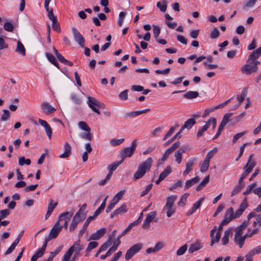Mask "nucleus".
Masks as SVG:
<instances>
[{"mask_svg": "<svg viewBox=\"0 0 261 261\" xmlns=\"http://www.w3.org/2000/svg\"><path fill=\"white\" fill-rule=\"evenodd\" d=\"M152 163L153 160L150 157L140 164L137 171L134 174L133 179L137 180L142 178L147 172L150 170Z\"/></svg>", "mask_w": 261, "mask_h": 261, "instance_id": "f257e3e1", "label": "nucleus"}, {"mask_svg": "<svg viewBox=\"0 0 261 261\" xmlns=\"http://www.w3.org/2000/svg\"><path fill=\"white\" fill-rule=\"evenodd\" d=\"M137 140H134L132 143V146L130 147H126L122 150L119 154L121 161H124L126 158H130L134 154L137 146Z\"/></svg>", "mask_w": 261, "mask_h": 261, "instance_id": "f03ea898", "label": "nucleus"}, {"mask_svg": "<svg viewBox=\"0 0 261 261\" xmlns=\"http://www.w3.org/2000/svg\"><path fill=\"white\" fill-rule=\"evenodd\" d=\"M247 63V64L244 65L241 69L243 73L249 75L257 71L258 69L257 63H254L251 61Z\"/></svg>", "mask_w": 261, "mask_h": 261, "instance_id": "7ed1b4c3", "label": "nucleus"}, {"mask_svg": "<svg viewBox=\"0 0 261 261\" xmlns=\"http://www.w3.org/2000/svg\"><path fill=\"white\" fill-rule=\"evenodd\" d=\"M62 216H63V214L61 216H59L57 221L50 231L47 238L50 240L53 239H56L62 230V227L60 226V222L61 221V218Z\"/></svg>", "mask_w": 261, "mask_h": 261, "instance_id": "20e7f679", "label": "nucleus"}, {"mask_svg": "<svg viewBox=\"0 0 261 261\" xmlns=\"http://www.w3.org/2000/svg\"><path fill=\"white\" fill-rule=\"evenodd\" d=\"M124 193V190L119 191L112 199L111 202L108 205L106 208V213H109L115 206V205L122 198Z\"/></svg>", "mask_w": 261, "mask_h": 261, "instance_id": "39448f33", "label": "nucleus"}, {"mask_svg": "<svg viewBox=\"0 0 261 261\" xmlns=\"http://www.w3.org/2000/svg\"><path fill=\"white\" fill-rule=\"evenodd\" d=\"M142 248L141 243L136 244L132 246L126 252L125 258L126 260L130 259L136 253L138 252Z\"/></svg>", "mask_w": 261, "mask_h": 261, "instance_id": "423d86ee", "label": "nucleus"}, {"mask_svg": "<svg viewBox=\"0 0 261 261\" xmlns=\"http://www.w3.org/2000/svg\"><path fill=\"white\" fill-rule=\"evenodd\" d=\"M252 154H251L249 156L247 164L243 168L244 169H246V170L241 175V176H243L244 178H245L246 176L251 172L256 165V163L254 161H252Z\"/></svg>", "mask_w": 261, "mask_h": 261, "instance_id": "0eeeda50", "label": "nucleus"}, {"mask_svg": "<svg viewBox=\"0 0 261 261\" xmlns=\"http://www.w3.org/2000/svg\"><path fill=\"white\" fill-rule=\"evenodd\" d=\"M72 32L75 41L78 43L81 47L85 46V40L80 32L75 28H72Z\"/></svg>", "mask_w": 261, "mask_h": 261, "instance_id": "6e6552de", "label": "nucleus"}, {"mask_svg": "<svg viewBox=\"0 0 261 261\" xmlns=\"http://www.w3.org/2000/svg\"><path fill=\"white\" fill-rule=\"evenodd\" d=\"M98 100L93 97H88V105L92 111L98 114H100V111L98 110L97 107L99 103Z\"/></svg>", "mask_w": 261, "mask_h": 261, "instance_id": "1a4fd4ad", "label": "nucleus"}, {"mask_svg": "<svg viewBox=\"0 0 261 261\" xmlns=\"http://www.w3.org/2000/svg\"><path fill=\"white\" fill-rule=\"evenodd\" d=\"M157 215L156 211H152L148 213L146 218L143 222L142 227L143 228H148L150 227V223L152 221Z\"/></svg>", "mask_w": 261, "mask_h": 261, "instance_id": "9d476101", "label": "nucleus"}, {"mask_svg": "<svg viewBox=\"0 0 261 261\" xmlns=\"http://www.w3.org/2000/svg\"><path fill=\"white\" fill-rule=\"evenodd\" d=\"M248 204L246 198H245L240 205L239 208L234 213V218H239L244 212V211L247 208Z\"/></svg>", "mask_w": 261, "mask_h": 261, "instance_id": "9b49d317", "label": "nucleus"}, {"mask_svg": "<svg viewBox=\"0 0 261 261\" xmlns=\"http://www.w3.org/2000/svg\"><path fill=\"white\" fill-rule=\"evenodd\" d=\"M53 49L57 58L60 62H61L64 65H68L69 66H72L73 65V63L66 60L62 55H61L58 52V50L55 47H53Z\"/></svg>", "mask_w": 261, "mask_h": 261, "instance_id": "f8f14e48", "label": "nucleus"}, {"mask_svg": "<svg viewBox=\"0 0 261 261\" xmlns=\"http://www.w3.org/2000/svg\"><path fill=\"white\" fill-rule=\"evenodd\" d=\"M106 228H102L97 230L96 232L91 234L88 240H97L101 238L106 233Z\"/></svg>", "mask_w": 261, "mask_h": 261, "instance_id": "ddd939ff", "label": "nucleus"}, {"mask_svg": "<svg viewBox=\"0 0 261 261\" xmlns=\"http://www.w3.org/2000/svg\"><path fill=\"white\" fill-rule=\"evenodd\" d=\"M38 122L41 125L44 127L46 135L49 138V139H50L52 134V129L50 125L46 121L41 119L38 120Z\"/></svg>", "mask_w": 261, "mask_h": 261, "instance_id": "4468645a", "label": "nucleus"}, {"mask_svg": "<svg viewBox=\"0 0 261 261\" xmlns=\"http://www.w3.org/2000/svg\"><path fill=\"white\" fill-rule=\"evenodd\" d=\"M48 19L52 22L53 29L58 32H60L61 29L60 28V25L58 22L57 18L56 16H55L54 14H52L51 13H50Z\"/></svg>", "mask_w": 261, "mask_h": 261, "instance_id": "2eb2a0df", "label": "nucleus"}, {"mask_svg": "<svg viewBox=\"0 0 261 261\" xmlns=\"http://www.w3.org/2000/svg\"><path fill=\"white\" fill-rule=\"evenodd\" d=\"M127 212V206L123 204L120 207L115 210L111 215V218H114L118 215H122Z\"/></svg>", "mask_w": 261, "mask_h": 261, "instance_id": "dca6fc26", "label": "nucleus"}, {"mask_svg": "<svg viewBox=\"0 0 261 261\" xmlns=\"http://www.w3.org/2000/svg\"><path fill=\"white\" fill-rule=\"evenodd\" d=\"M42 109L46 114L54 113L56 109L47 102H44L41 105Z\"/></svg>", "mask_w": 261, "mask_h": 261, "instance_id": "f3484780", "label": "nucleus"}, {"mask_svg": "<svg viewBox=\"0 0 261 261\" xmlns=\"http://www.w3.org/2000/svg\"><path fill=\"white\" fill-rule=\"evenodd\" d=\"M197 161L196 159L193 158L188 161L186 164V167L185 171L183 172V175L185 176L188 175L190 171L192 170V167L194 163Z\"/></svg>", "mask_w": 261, "mask_h": 261, "instance_id": "a211bd4d", "label": "nucleus"}, {"mask_svg": "<svg viewBox=\"0 0 261 261\" xmlns=\"http://www.w3.org/2000/svg\"><path fill=\"white\" fill-rule=\"evenodd\" d=\"M196 123V120L195 118H192L187 120L184 125L181 126L180 130L182 132L185 129H190L192 126Z\"/></svg>", "mask_w": 261, "mask_h": 261, "instance_id": "6ab92c4d", "label": "nucleus"}, {"mask_svg": "<svg viewBox=\"0 0 261 261\" xmlns=\"http://www.w3.org/2000/svg\"><path fill=\"white\" fill-rule=\"evenodd\" d=\"M246 238L247 236L246 234L244 236L234 235V242L236 244L239 245L240 248H242Z\"/></svg>", "mask_w": 261, "mask_h": 261, "instance_id": "aec40b11", "label": "nucleus"}, {"mask_svg": "<svg viewBox=\"0 0 261 261\" xmlns=\"http://www.w3.org/2000/svg\"><path fill=\"white\" fill-rule=\"evenodd\" d=\"M71 153V147L68 143L66 142L64 145V152L59 155L60 158H68Z\"/></svg>", "mask_w": 261, "mask_h": 261, "instance_id": "412c9836", "label": "nucleus"}, {"mask_svg": "<svg viewBox=\"0 0 261 261\" xmlns=\"http://www.w3.org/2000/svg\"><path fill=\"white\" fill-rule=\"evenodd\" d=\"M211 123V119H209L205 123V124L202 126V128L199 129L197 133L196 137L200 138L203 136V133L210 127Z\"/></svg>", "mask_w": 261, "mask_h": 261, "instance_id": "4be33fe9", "label": "nucleus"}, {"mask_svg": "<svg viewBox=\"0 0 261 261\" xmlns=\"http://www.w3.org/2000/svg\"><path fill=\"white\" fill-rule=\"evenodd\" d=\"M248 223L244 222L238 226L235 229V234L237 236L243 235V231L248 226Z\"/></svg>", "mask_w": 261, "mask_h": 261, "instance_id": "5701e85b", "label": "nucleus"}, {"mask_svg": "<svg viewBox=\"0 0 261 261\" xmlns=\"http://www.w3.org/2000/svg\"><path fill=\"white\" fill-rule=\"evenodd\" d=\"M177 199V196L175 195H171L167 197L166 199V203L164 207L170 208L173 207L174 202Z\"/></svg>", "mask_w": 261, "mask_h": 261, "instance_id": "b1692460", "label": "nucleus"}, {"mask_svg": "<svg viewBox=\"0 0 261 261\" xmlns=\"http://www.w3.org/2000/svg\"><path fill=\"white\" fill-rule=\"evenodd\" d=\"M69 249H71L72 252H76L80 253V251L84 249V246L80 244V241H76L74 244Z\"/></svg>", "mask_w": 261, "mask_h": 261, "instance_id": "393cba45", "label": "nucleus"}, {"mask_svg": "<svg viewBox=\"0 0 261 261\" xmlns=\"http://www.w3.org/2000/svg\"><path fill=\"white\" fill-rule=\"evenodd\" d=\"M202 248L199 242H196L195 244H192L190 245L188 251L190 253H193L194 252L199 250Z\"/></svg>", "mask_w": 261, "mask_h": 261, "instance_id": "a878e982", "label": "nucleus"}, {"mask_svg": "<svg viewBox=\"0 0 261 261\" xmlns=\"http://www.w3.org/2000/svg\"><path fill=\"white\" fill-rule=\"evenodd\" d=\"M200 178L197 176L191 179L188 180L186 182L185 188L186 189H189L193 185L197 183L199 181Z\"/></svg>", "mask_w": 261, "mask_h": 261, "instance_id": "bb28decb", "label": "nucleus"}, {"mask_svg": "<svg viewBox=\"0 0 261 261\" xmlns=\"http://www.w3.org/2000/svg\"><path fill=\"white\" fill-rule=\"evenodd\" d=\"M199 96L197 91H189L184 94V97L188 99H192L197 98Z\"/></svg>", "mask_w": 261, "mask_h": 261, "instance_id": "cd10ccee", "label": "nucleus"}, {"mask_svg": "<svg viewBox=\"0 0 261 261\" xmlns=\"http://www.w3.org/2000/svg\"><path fill=\"white\" fill-rule=\"evenodd\" d=\"M15 51L23 56L25 55V49L22 43L20 41L17 42Z\"/></svg>", "mask_w": 261, "mask_h": 261, "instance_id": "c85d7f7f", "label": "nucleus"}, {"mask_svg": "<svg viewBox=\"0 0 261 261\" xmlns=\"http://www.w3.org/2000/svg\"><path fill=\"white\" fill-rule=\"evenodd\" d=\"M45 55L47 59L49 62H50V63H51L58 68H59V65L58 62L57 61L56 59H55V57L52 54L46 53Z\"/></svg>", "mask_w": 261, "mask_h": 261, "instance_id": "c756f323", "label": "nucleus"}, {"mask_svg": "<svg viewBox=\"0 0 261 261\" xmlns=\"http://www.w3.org/2000/svg\"><path fill=\"white\" fill-rule=\"evenodd\" d=\"M172 172L171 167L169 166H167L165 169L160 174V177L164 180L167 176H168Z\"/></svg>", "mask_w": 261, "mask_h": 261, "instance_id": "7c9ffc66", "label": "nucleus"}, {"mask_svg": "<svg viewBox=\"0 0 261 261\" xmlns=\"http://www.w3.org/2000/svg\"><path fill=\"white\" fill-rule=\"evenodd\" d=\"M232 234V233L231 232V230H226L224 232V236L222 238L221 242L223 245H226L228 244L229 241V234Z\"/></svg>", "mask_w": 261, "mask_h": 261, "instance_id": "2f4dec72", "label": "nucleus"}, {"mask_svg": "<svg viewBox=\"0 0 261 261\" xmlns=\"http://www.w3.org/2000/svg\"><path fill=\"white\" fill-rule=\"evenodd\" d=\"M79 127L85 132H91V128L85 121H80L78 123Z\"/></svg>", "mask_w": 261, "mask_h": 261, "instance_id": "473e14b6", "label": "nucleus"}, {"mask_svg": "<svg viewBox=\"0 0 261 261\" xmlns=\"http://www.w3.org/2000/svg\"><path fill=\"white\" fill-rule=\"evenodd\" d=\"M122 163L123 161L120 160V161L118 162H115L112 164L109 165L108 167L109 171L113 173V172L114 170H115L117 169V168Z\"/></svg>", "mask_w": 261, "mask_h": 261, "instance_id": "72a5a7b5", "label": "nucleus"}, {"mask_svg": "<svg viewBox=\"0 0 261 261\" xmlns=\"http://www.w3.org/2000/svg\"><path fill=\"white\" fill-rule=\"evenodd\" d=\"M210 179L209 175L207 176L199 184V185L196 187V190L197 191H200L203 187H204L206 184L208 182Z\"/></svg>", "mask_w": 261, "mask_h": 261, "instance_id": "f704fd0d", "label": "nucleus"}, {"mask_svg": "<svg viewBox=\"0 0 261 261\" xmlns=\"http://www.w3.org/2000/svg\"><path fill=\"white\" fill-rule=\"evenodd\" d=\"M80 137L83 139L88 141H91L92 139V135L91 132H86V133H81Z\"/></svg>", "mask_w": 261, "mask_h": 261, "instance_id": "c9c22d12", "label": "nucleus"}, {"mask_svg": "<svg viewBox=\"0 0 261 261\" xmlns=\"http://www.w3.org/2000/svg\"><path fill=\"white\" fill-rule=\"evenodd\" d=\"M163 5H162L161 3L158 2L156 3V7L160 9V11L162 12H165L167 8V2L166 1H164L162 2Z\"/></svg>", "mask_w": 261, "mask_h": 261, "instance_id": "e433bc0d", "label": "nucleus"}, {"mask_svg": "<svg viewBox=\"0 0 261 261\" xmlns=\"http://www.w3.org/2000/svg\"><path fill=\"white\" fill-rule=\"evenodd\" d=\"M19 165L21 166H23L24 164L27 165H30L31 163V161L30 159H25L24 156H21L19 158L18 160Z\"/></svg>", "mask_w": 261, "mask_h": 261, "instance_id": "4c0bfd02", "label": "nucleus"}, {"mask_svg": "<svg viewBox=\"0 0 261 261\" xmlns=\"http://www.w3.org/2000/svg\"><path fill=\"white\" fill-rule=\"evenodd\" d=\"M171 153H172V152L169 149H167L165 151L162 158L160 160H159L158 166H159L160 164H161V162H164V161H166Z\"/></svg>", "mask_w": 261, "mask_h": 261, "instance_id": "58836bf2", "label": "nucleus"}, {"mask_svg": "<svg viewBox=\"0 0 261 261\" xmlns=\"http://www.w3.org/2000/svg\"><path fill=\"white\" fill-rule=\"evenodd\" d=\"M4 29L7 32H12L14 30V26L11 22L7 21L4 24Z\"/></svg>", "mask_w": 261, "mask_h": 261, "instance_id": "ea45409f", "label": "nucleus"}, {"mask_svg": "<svg viewBox=\"0 0 261 261\" xmlns=\"http://www.w3.org/2000/svg\"><path fill=\"white\" fill-rule=\"evenodd\" d=\"M232 116V113H227L223 117L220 125L225 127L229 120V118Z\"/></svg>", "mask_w": 261, "mask_h": 261, "instance_id": "a19ab883", "label": "nucleus"}, {"mask_svg": "<svg viewBox=\"0 0 261 261\" xmlns=\"http://www.w3.org/2000/svg\"><path fill=\"white\" fill-rule=\"evenodd\" d=\"M225 217L231 219V220L234 219V215L233 209L232 207L229 208L225 212Z\"/></svg>", "mask_w": 261, "mask_h": 261, "instance_id": "79ce46f5", "label": "nucleus"}, {"mask_svg": "<svg viewBox=\"0 0 261 261\" xmlns=\"http://www.w3.org/2000/svg\"><path fill=\"white\" fill-rule=\"evenodd\" d=\"M86 216V214L82 215L79 214V213H76L72 219L79 223L85 219Z\"/></svg>", "mask_w": 261, "mask_h": 261, "instance_id": "37998d69", "label": "nucleus"}, {"mask_svg": "<svg viewBox=\"0 0 261 261\" xmlns=\"http://www.w3.org/2000/svg\"><path fill=\"white\" fill-rule=\"evenodd\" d=\"M188 245L187 244H185L180 247L176 251V255L177 256H180L183 255L187 250Z\"/></svg>", "mask_w": 261, "mask_h": 261, "instance_id": "c03bdc74", "label": "nucleus"}, {"mask_svg": "<svg viewBox=\"0 0 261 261\" xmlns=\"http://www.w3.org/2000/svg\"><path fill=\"white\" fill-rule=\"evenodd\" d=\"M247 94V91L245 89H244L240 95L237 96V99L239 101V103L241 105V103L244 100Z\"/></svg>", "mask_w": 261, "mask_h": 261, "instance_id": "a18cd8bd", "label": "nucleus"}, {"mask_svg": "<svg viewBox=\"0 0 261 261\" xmlns=\"http://www.w3.org/2000/svg\"><path fill=\"white\" fill-rule=\"evenodd\" d=\"M73 252L71 249H68L66 252L64 254L62 261H69Z\"/></svg>", "mask_w": 261, "mask_h": 261, "instance_id": "49530a36", "label": "nucleus"}, {"mask_svg": "<svg viewBox=\"0 0 261 261\" xmlns=\"http://www.w3.org/2000/svg\"><path fill=\"white\" fill-rule=\"evenodd\" d=\"M65 214L63 215V216H62L61 218V221H62L63 220H65V221L66 220H67L68 221L70 218L73 215V212H66L61 214L59 216H61L62 214Z\"/></svg>", "mask_w": 261, "mask_h": 261, "instance_id": "de8ad7c7", "label": "nucleus"}, {"mask_svg": "<svg viewBox=\"0 0 261 261\" xmlns=\"http://www.w3.org/2000/svg\"><path fill=\"white\" fill-rule=\"evenodd\" d=\"M204 199V198L203 197L200 198L197 201H196L195 203H194L193 204L192 208L195 211H196L197 209H198L200 207Z\"/></svg>", "mask_w": 261, "mask_h": 261, "instance_id": "09e8293b", "label": "nucleus"}, {"mask_svg": "<svg viewBox=\"0 0 261 261\" xmlns=\"http://www.w3.org/2000/svg\"><path fill=\"white\" fill-rule=\"evenodd\" d=\"M178 126V124H176L174 126L171 127L169 131L167 133V134L165 135V136L163 138V140H166L167 138H168L170 136L172 135V134L173 133L174 131L176 129L177 127Z\"/></svg>", "mask_w": 261, "mask_h": 261, "instance_id": "8fccbe9b", "label": "nucleus"}, {"mask_svg": "<svg viewBox=\"0 0 261 261\" xmlns=\"http://www.w3.org/2000/svg\"><path fill=\"white\" fill-rule=\"evenodd\" d=\"M98 244L97 242L92 241L89 243L88 247L86 249L87 252L90 251L92 249L97 247Z\"/></svg>", "mask_w": 261, "mask_h": 261, "instance_id": "3c124183", "label": "nucleus"}, {"mask_svg": "<svg viewBox=\"0 0 261 261\" xmlns=\"http://www.w3.org/2000/svg\"><path fill=\"white\" fill-rule=\"evenodd\" d=\"M243 188L244 186H242L238 184L232 190L231 194V196H233L237 194L238 193H239Z\"/></svg>", "mask_w": 261, "mask_h": 261, "instance_id": "603ef678", "label": "nucleus"}, {"mask_svg": "<svg viewBox=\"0 0 261 261\" xmlns=\"http://www.w3.org/2000/svg\"><path fill=\"white\" fill-rule=\"evenodd\" d=\"M125 15H126V13L124 12H121L119 13V19L118 20V24L120 27L122 26V24L123 23V20L124 19Z\"/></svg>", "mask_w": 261, "mask_h": 261, "instance_id": "864d4df0", "label": "nucleus"}, {"mask_svg": "<svg viewBox=\"0 0 261 261\" xmlns=\"http://www.w3.org/2000/svg\"><path fill=\"white\" fill-rule=\"evenodd\" d=\"M182 133V132H180V130H179L178 131V132L177 133H176V134L175 135H174L171 139L169 140L168 141H167L165 144H164V146H167L168 145H169V144H170L171 143H172L173 141H174L176 138H180V134Z\"/></svg>", "mask_w": 261, "mask_h": 261, "instance_id": "5fc2aeb1", "label": "nucleus"}, {"mask_svg": "<svg viewBox=\"0 0 261 261\" xmlns=\"http://www.w3.org/2000/svg\"><path fill=\"white\" fill-rule=\"evenodd\" d=\"M220 35V32L217 28H215L211 33L210 37L212 39H216Z\"/></svg>", "mask_w": 261, "mask_h": 261, "instance_id": "6e6d98bb", "label": "nucleus"}, {"mask_svg": "<svg viewBox=\"0 0 261 261\" xmlns=\"http://www.w3.org/2000/svg\"><path fill=\"white\" fill-rule=\"evenodd\" d=\"M246 131H244L238 134H236L233 137L232 139V143L234 144L237 141V140L241 137H243L244 135H245L246 134Z\"/></svg>", "mask_w": 261, "mask_h": 261, "instance_id": "4d7b16f0", "label": "nucleus"}, {"mask_svg": "<svg viewBox=\"0 0 261 261\" xmlns=\"http://www.w3.org/2000/svg\"><path fill=\"white\" fill-rule=\"evenodd\" d=\"M167 210V216L168 217H171L172 215L175 212V208L174 207H171L170 208H163V211Z\"/></svg>", "mask_w": 261, "mask_h": 261, "instance_id": "13d9d810", "label": "nucleus"}, {"mask_svg": "<svg viewBox=\"0 0 261 261\" xmlns=\"http://www.w3.org/2000/svg\"><path fill=\"white\" fill-rule=\"evenodd\" d=\"M153 35L155 38L156 39L158 38V37L160 34L161 32V29L160 28L156 25H153Z\"/></svg>", "mask_w": 261, "mask_h": 261, "instance_id": "bf43d9fd", "label": "nucleus"}, {"mask_svg": "<svg viewBox=\"0 0 261 261\" xmlns=\"http://www.w3.org/2000/svg\"><path fill=\"white\" fill-rule=\"evenodd\" d=\"M256 2L257 0H246L244 7L248 8H252L255 5Z\"/></svg>", "mask_w": 261, "mask_h": 261, "instance_id": "052dcab7", "label": "nucleus"}, {"mask_svg": "<svg viewBox=\"0 0 261 261\" xmlns=\"http://www.w3.org/2000/svg\"><path fill=\"white\" fill-rule=\"evenodd\" d=\"M71 98L75 104L79 105L82 102L81 99L75 94H72Z\"/></svg>", "mask_w": 261, "mask_h": 261, "instance_id": "680f3d73", "label": "nucleus"}, {"mask_svg": "<svg viewBox=\"0 0 261 261\" xmlns=\"http://www.w3.org/2000/svg\"><path fill=\"white\" fill-rule=\"evenodd\" d=\"M3 114L2 115V117L1 118V121H6L10 117V113L8 110H3Z\"/></svg>", "mask_w": 261, "mask_h": 261, "instance_id": "e2e57ef3", "label": "nucleus"}, {"mask_svg": "<svg viewBox=\"0 0 261 261\" xmlns=\"http://www.w3.org/2000/svg\"><path fill=\"white\" fill-rule=\"evenodd\" d=\"M256 183L253 182L247 187L246 190L243 193L244 195H247L251 193L253 189L256 186Z\"/></svg>", "mask_w": 261, "mask_h": 261, "instance_id": "0e129e2a", "label": "nucleus"}, {"mask_svg": "<svg viewBox=\"0 0 261 261\" xmlns=\"http://www.w3.org/2000/svg\"><path fill=\"white\" fill-rule=\"evenodd\" d=\"M210 163L204 161L201 166L200 167V171L201 172H204L207 171L209 167Z\"/></svg>", "mask_w": 261, "mask_h": 261, "instance_id": "69168bd1", "label": "nucleus"}, {"mask_svg": "<svg viewBox=\"0 0 261 261\" xmlns=\"http://www.w3.org/2000/svg\"><path fill=\"white\" fill-rule=\"evenodd\" d=\"M10 214V211L8 209H5L0 211V218L3 219L7 217Z\"/></svg>", "mask_w": 261, "mask_h": 261, "instance_id": "338daca9", "label": "nucleus"}, {"mask_svg": "<svg viewBox=\"0 0 261 261\" xmlns=\"http://www.w3.org/2000/svg\"><path fill=\"white\" fill-rule=\"evenodd\" d=\"M112 244V242H110L108 241H107L103 244H102L100 247L99 248V249L100 251H106L108 247H109Z\"/></svg>", "mask_w": 261, "mask_h": 261, "instance_id": "774afa93", "label": "nucleus"}]
</instances>
